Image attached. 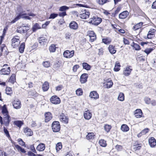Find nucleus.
I'll list each match as a JSON object with an SVG mask.
<instances>
[{"mask_svg":"<svg viewBox=\"0 0 156 156\" xmlns=\"http://www.w3.org/2000/svg\"><path fill=\"white\" fill-rule=\"evenodd\" d=\"M120 63L119 62L116 63L114 68V71L116 72L118 71L120 69Z\"/></svg>","mask_w":156,"mask_h":156,"instance_id":"c03bdc74","label":"nucleus"},{"mask_svg":"<svg viewBox=\"0 0 156 156\" xmlns=\"http://www.w3.org/2000/svg\"><path fill=\"white\" fill-rule=\"evenodd\" d=\"M63 88V86L62 85H59L56 87V90L59 91L61 90Z\"/></svg>","mask_w":156,"mask_h":156,"instance_id":"e2e57ef3","label":"nucleus"},{"mask_svg":"<svg viewBox=\"0 0 156 156\" xmlns=\"http://www.w3.org/2000/svg\"><path fill=\"white\" fill-rule=\"evenodd\" d=\"M0 50L1 51L0 55H2L3 54L5 55H7L8 54V52L7 51L6 47L4 44H2L0 46Z\"/></svg>","mask_w":156,"mask_h":156,"instance_id":"1a4fd4ad","label":"nucleus"},{"mask_svg":"<svg viewBox=\"0 0 156 156\" xmlns=\"http://www.w3.org/2000/svg\"><path fill=\"white\" fill-rule=\"evenodd\" d=\"M153 50V49L151 48H147L144 50V51L148 55Z\"/></svg>","mask_w":156,"mask_h":156,"instance_id":"13d9d810","label":"nucleus"},{"mask_svg":"<svg viewBox=\"0 0 156 156\" xmlns=\"http://www.w3.org/2000/svg\"><path fill=\"white\" fill-rule=\"evenodd\" d=\"M15 147L18 151H20L22 153H25L26 152L24 149L21 148L18 145H15Z\"/></svg>","mask_w":156,"mask_h":156,"instance_id":"e433bc0d","label":"nucleus"},{"mask_svg":"<svg viewBox=\"0 0 156 156\" xmlns=\"http://www.w3.org/2000/svg\"><path fill=\"white\" fill-rule=\"evenodd\" d=\"M10 121V116L9 115H5L3 118V123L5 124L6 126H8Z\"/></svg>","mask_w":156,"mask_h":156,"instance_id":"9b49d317","label":"nucleus"},{"mask_svg":"<svg viewBox=\"0 0 156 156\" xmlns=\"http://www.w3.org/2000/svg\"><path fill=\"white\" fill-rule=\"evenodd\" d=\"M12 105L14 108L16 109H20L21 107V102L18 100H16L13 102Z\"/></svg>","mask_w":156,"mask_h":156,"instance_id":"f8f14e48","label":"nucleus"},{"mask_svg":"<svg viewBox=\"0 0 156 156\" xmlns=\"http://www.w3.org/2000/svg\"><path fill=\"white\" fill-rule=\"evenodd\" d=\"M3 131L4 133H5L6 136L8 137L9 139L10 138V137L9 131L5 127H3Z\"/></svg>","mask_w":156,"mask_h":156,"instance_id":"49530a36","label":"nucleus"},{"mask_svg":"<svg viewBox=\"0 0 156 156\" xmlns=\"http://www.w3.org/2000/svg\"><path fill=\"white\" fill-rule=\"evenodd\" d=\"M90 97L91 98L96 99L99 98V95L96 91H93L90 93Z\"/></svg>","mask_w":156,"mask_h":156,"instance_id":"5701e85b","label":"nucleus"},{"mask_svg":"<svg viewBox=\"0 0 156 156\" xmlns=\"http://www.w3.org/2000/svg\"><path fill=\"white\" fill-rule=\"evenodd\" d=\"M118 99L121 101H123L124 100V95L123 93H120L118 97Z\"/></svg>","mask_w":156,"mask_h":156,"instance_id":"58836bf2","label":"nucleus"},{"mask_svg":"<svg viewBox=\"0 0 156 156\" xmlns=\"http://www.w3.org/2000/svg\"><path fill=\"white\" fill-rule=\"evenodd\" d=\"M156 30L154 29H151L148 32L147 38L149 39H151L154 38L155 36Z\"/></svg>","mask_w":156,"mask_h":156,"instance_id":"ddd939ff","label":"nucleus"},{"mask_svg":"<svg viewBox=\"0 0 156 156\" xmlns=\"http://www.w3.org/2000/svg\"><path fill=\"white\" fill-rule=\"evenodd\" d=\"M25 45L24 43H22L20 45L19 49V51L20 53H22L23 52L25 48Z\"/></svg>","mask_w":156,"mask_h":156,"instance_id":"de8ad7c7","label":"nucleus"},{"mask_svg":"<svg viewBox=\"0 0 156 156\" xmlns=\"http://www.w3.org/2000/svg\"><path fill=\"white\" fill-rule=\"evenodd\" d=\"M50 101L53 104H58L60 103L61 101L59 98L56 96H53L50 98Z\"/></svg>","mask_w":156,"mask_h":156,"instance_id":"423d86ee","label":"nucleus"},{"mask_svg":"<svg viewBox=\"0 0 156 156\" xmlns=\"http://www.w3.org/2000/svg\"><path fill=\"white\" fill-rule=\"evenodd\" d=\"M108 49L109 52L112 54H114L116 51V50L115 46H113V45L111 44L109 45L108 47Z\"/></svg>","mask_w":156,"mask_h":156,"instance_id":"393cba45","label":"nucleus"},{"mask_svg":"<svg viewBox=\"0 0 156 156\" xmlns=\"http://www.w3.org/2000/svg\"><path fill=\"white\" fill-rule=\"evenodd\" d=\"M102 41L103 43L106 44H109L111 42V40L109 38H103Z\"/></svg>","mask_w":156,"mask_h":156,"instance_id":"72a5a7b5","label":"nucleus"},{"mask_svg":"<svg viewBox=\"0 0 156 156\" xmlns=\"http://www.w3.org/2000/svg\"><path fill=\"white\" fill-rule=\"evenodd\" d=\"M24 132L25 134L28 136H31L33 134V132L31 129L27 128L24 129Z\"/></svg>","mask_w":156,"mask_h":156,"instance_id":"bb28decb","label":"nucleus"},{"mask_svg":"<svg viewBox=\"0 0 156 156\" xmlns=\"http://www.w3.org/2000/svg\"><path fill=\"white\" fill-rule=\"evenodd\" d=\"M90 15V13L89 11L84 10L82 11L79 16L81 19H86L89 18Z\"/></svg>","mask_w":156,"mask_h":156,"instance_id":"0eeeda50","label":"nucleus"},{"mask_svg":"<svg viewBox=\"0 0 156 156\" xmlns=\"http://www.w3.org/2000/svg\"><path fill=\"white\" fill-rule=\"evenodd\" d=\"M12 46L13 48L17 47L20 42L19 37L18 36H15L12 39Z\"/></svg>","mask_w":156,"mask_h":156,"instance_id":"f03ea898","label":"nucleus"},{"mask_svg":"<svg viewBox=\"0 0 156 156\" xmlns=\"http://www.w3.org/2000/svg\"><path fill=\"white\" fill-rule=\"evenodd\" d=\"M45 147V145L43 143L39 144L37 147L36 149L40 151H42L44 150Z\"/></svg>","mask_w":156,"mask_h":156,"instance_id":"b1692460","label":"nucleus"},{"mask_svg":"<svg viewBox=\"0 0 156 156\" xmlns=\"http://www.w3.org/2000/svg\"><path fill=\"white\" fill-rule=\"evenodd\" d=\"M49 83L47 81L45 82L42 85V88L44 91H47L49 89Z\"/></svg>","mask_w":156,"mask_h":156,"instance_id":"cd10ccee","label":"nucleus"},{"mask_svg":"<svg viewBox=\"0 0 156 156\" xmlns=\"http://www.w3.org/2000/svg\"><path fill=\"white\" fill-rule=\"evenodd\" d=\"M24 12L25 11H20L18 15L11 22V23H14L21 18H23V16L27 15V13H24Z\"/></svg>","mask_w":156,"mask_h":156,"instance_id":"39448f33","label":"nucleus"},{"mask_svg":"<svg viewBox=\"0 0 156 156\" xmlns=\"http://www.w3.org/2000/svg\"><path fill=\"white\" fill-rule=\"evenodd\" d=\"M45 121L46 122H49L51 119L52 116L50 112H46L44 114Z\"/></svg>","mask_w":156,"mask_h":156,"instance_id":"2eb2a0df","label":"nucleus"},{"mask_svg":"<svg viewBox=\"0 0 156 156\" xmlns=\"http://www.w3.org/2000/svg\"><path fill=\"white\" fill-rule=\"evenodd\" d=\"M74 51L73 50L70 51L69 50L65 51L63 53L64 56L67 58H70L74 55Z\"/></svg>","mask_w":156,"mask_h":156,"instance_id":"6e6552de","label":"nucleus"},{"mask_svg":"<svg viewBox=\"0 0 156 156\" xmlns=\"http://www.w3.org/2000/svg\"><path fill=\"white\" fill-rule=\"evenodd\" d=\"M10 71V67H8L7 69L3 68L1 69L0 73L2 75H8L9 74Z\"/></svg>","mask_w":156,"mask_h":156,"instance_id":"a211bd4d","label":"nucleus"},{"mask_svg":"<svg viewBox=\"0 0 156 156\" xmlns=\"http://www.w3.org/2000/svg\"><path fill=\"white\" fill-rule=\"evenodd\" d=\"M62 148L61 143H58L56 146V149L57 151H59Z\"/></svg>","mask_w":156,"mask_h":156,"instance_id":"5fc2aeb1","label":"nucleus"},{"mask_svg":"<svg viewBox=\"0 0 156 156\" xmlns=\"http://www.w3.org/2000/svg\"><path fill=\"white\" fill-rule=\"evenodd\" d=\"M95 135L93 133H89L86 136V138L88 140H92L94 138Z\"/></svg>","mask_w":156,"mask_h":156,"instance_id":"7c9ffc66","label":"nucleus"},{"mask_svg":"<svg viewBox=\"0 0 156 156\" xmlns=\"http://www.w3.org/2000/svg\"><path fill=\"white\" fill-rule=\"evenodd\" d=\"M14 124L20 128L22 125L23 123L20 121H16L14 122Z\"/></svg>","mask_w":156,"mask_h":156,"instance_id":"8fccbe9b","label":"nucleus"},{"mask_svg":"<svg viewBox=\"0 0 156 156\" xmlns=\"http://www.w3.org/2000/svg\"><path fill=\"white\" fill-rule=\"evenodd\" d=\"M149 129L148 128H146L143 129L141 132L137 135V136L138 137H140L141 135H144L147 133L149 131Z\"/></svg>","mask_w":156,"mask_h":156,"instance_id":"2f4dec72","label":"nucleus"},{"mask_svg":"<svg viewBox=\"0 0 156 156\" xmlns=\"http://www.w3.org/2000/svg\"><path fill=\"white\" fill-rule=\"evenodd\" d=\"M129 12L127 11H124L120 13L119 15V17L121 19H124L126 18L129 15Z\"/></svg>","mask_w":156,"mask_h":156,"instance_id":"aec40b11","label":"nucleus"},{"mask_svg":"<svg viewBox=\"0 0 156 156\" xmlns=\"http://www.w3.org/2000/svg\"><path fill=\"white\" fill-rule=\"evenodd\" d=\"M149 143L151 147H154L156 145V141L153 137H151L149 140Z\"/></svg>","mask_w":156,"mask_h":156,"instance_id":"f3484780","label":"nucleus"},{"mask_svg":"<svg viewBox=\"0 0 156 156\" xmlns=\"http://www.w3.org/2000/svg\"><path fill=\"white\" fill-rule=\"evenodd\" d=\"M88 35L89 36L91 42H93L96 38V35L93 31H90L88 32Z\"/></svg>","mask_w":156,"mask_h":156,"instance_id":"9d476101","label":"nucleus"},{"mask_svg":"<svg viewBox=\"0 0 156 156\" xmlns=\"http://www.w3.org/2000/svg\"><path fill=\"white\" fill-rule=\"evenodd\" d=\"M87 74L84 73L80 76V81L81 83H83L86 82L87 78Z\"/></svg>","mask_w":156,"mask_h":156,"instance_id":"dca6fc26","label":"nucleus"},{"mask_svg":"<svg viewBox=\"0 0 156 156\" xmlns=\"http://www.w3.org/2000/svg\"><path fill=\"white\" fill-rule=\"evenodd\" d=\"M50 23L49 21H46L45 23L42 25V27L43 28H45Z\"/></svg>","mask_w":156,"mask_h":156,"instance_id":"69168bd1","label":"nucleus"},{"mask_svg":"<svg viewBox=\"0 0 156 156\" xmlns=\"http://www.w3.org/2000/svg\"><path fill=\"white\" fill-rule=\"evenodd\" d=\"M133 44H131V46L133 47L136 50H139L140 49V46L137 44L133 43Z\"/></svg>","mask_w":156,"mask_h":156,"instance_id":"37998d69","label":"nucleus"},{"mask_svg":"<svg viewBox=\"0 0 156 156\" xmlns=\"http://www.w3.org/2000/svg\"><path fill=\"white\" fill-rule=\"evenodd\" d=\"M41 28L39 25L36 23H35L32 28V30L33 32L37 30L40 29Z\"/></svg>","mask_w":156,"mask_h":156,"instance_id":"79ce46f5","label":"nucleus"},{"mask_svg":"<svg viewBox=\"0 0 156 156\" xmlns=\"http://www.w3.org/2000/svg\"><path fill=\"white\" fill-rule=\"evenodd\" d=\"M49 49L50 52H54L56 50V47L54 44L51 45L49 47Z\"/></svg>","mask_w":156,"mask_h":156,"instance_id":"09e8293b","label":"nucleus"},{"mask_svg":"<svg viewBox=\"0 0 156 156\" xmlns=\"http://www.w3.org/2000/svg\"><path fill=\"white\" fill-rule=\"evenodd\" d=\"M142 112L140 109H138L134 111V115L136 118H140L141 117Z\"/></svg>","mask_w":156,"mask_h":156,"instance_id":"6ab92c4d","label":"nucleus"},{"mask_svg":"<svg viewBox=\"0 0 156 156\" xmlns=\"http://www.w3.org/2000/svg\"><path fill=\"white\" fill-rule=\"evenodd\" d=\"M82 66L84 69L87 70H90L91 68V66L86 62H83Z\"/></svg>","mask_w":156,"mask_h":156,"instance_id":"473e14b6","label":"nucleus"},{"mask_svg":"<svg viewBox=\"0 0 156 156\" xmlns=\"http://www.w3.org/2000/svg\"><path fill=\"white\" fill-rule=\"evenodd\" d=\"M27 155L29 156H37V155L30 151H29L28 152Z\"/></svg>","mask_w":156,"mask_h":156,"instance_id":"774afa93","label":"nucleus"},{"mask_svg":"<svg viewBox=\"0 0 156 156\" xmlns=\"http://www.w3.org/2000/svg\"><path fill=\"white\" fill-rule=\"evenodd\" d=\"M29 30V28L28 26H23L20 29L21 32L23 33H25L28 30Z\"/></svg>","mask_w":156,"mask_h":156,"instance_id":"a18cd8bd","label":"nucleus"},{"mask_svg":"<svg viewBox=\"0 0 156 156\" xmlns=\"http://www.w3.org/2000/svg\"><path fill=\"white\" fill-rule=\"evenodd\" d=\"M52 128L54 132H56L59 131L60 129V126L59 122H54L52 125Z\"/></svg>","mask_w":156,"mask_h":156,"instance_id":"7ed1b4c3","label":"nucleus"},{"mask_svg":"<svg viewBox=\"0 0 156 156\" xmlns=\"http://www.w3.org/2000/svg\"><path fill=\"white\" fill-rule=\"evenodd\" d=\"M113 83L112 80H108L105 82L104 83V86L107 88H109L111 87Z\"/></svg>","mask_w":156,"mask_h":156,"instance_id":"4be33fe9","label":"nucleus"},{"mask_svg":"<svg viewBox=\"0 0 156 156\" xmlns=\"http://www.w3.org/2000/svg\"><path fill=\"white\" fill-rule=\"evenodd\" d=\"M60 120L62 122L67 124L68 123L69 119L68 117L63 114H62L59 117Z\"/></svg>","mask_w":156,"mask_h":156,"instance_id":"4468645a","label":"nucleus"},{"mask_svg":"<svg viewBox=\"0 0 156 156\" xmlns=\"http://www.w3.org/2000/svg\"><path fill=\"white\" fill-rule=\"evenodd\" d=\"M141 147V146L140 144L134 145L133 146V149L135 151L139 150L140 148Z\"/></svg>","mask_w":156,"mask_h":156,"instance_id":"4d7b16f0","label":"nucleus"},{"mask_svg":"<svg viewBox=\"0 0 156 156\" xmlns=\"http://www.w3.org/2000/svg\"><path fill=\"white\" fill-rule=\"evenodd\" d=\"M15 77L16 75L15 74H12L9 80V82L11 83H13L16 80Z\"/></svg>","mask_w":156,"mask_h":156,"instance_id":"4c0bfd02","label":"nucleus"},{"mask_svg":"<svg viewBox=\"0 0 156 156\" xmlns=\"http://www.w3.org/2000/svg\"><path fill=\"white\" fill-rule=\"evenodd\" d=\"M82 90L81 88H79L76 91V93L77 95L78 96H80L82 94Z\"/></svg>","mask_w":156,"mask_h":156,"instance_id":"864d4df0","label":"nucleus"},{"mask_svg":"<svg viewBox=\"0 0 156 156\" xmlns=\"http://www.w3.org/2000/svg\"><path fill=\"white\" fill-rule=\"evenodd\" d=\"M58 15L60 17H63L66 15V12L64 11L62 12H59Z\"/></svg>","mask_w":156,"mask_h":156,"instance_id":"0e129e2a","label":"nucleus"},{"mask_svg":"<svg viewBox=\"0 0 156 156\" xmlns=\"http://www.w3.org/2000/svg\"><path fill=\"white\" fill-rule=\"evenodd\" d=\"M6 93L8 95L11 96L12 94V91L11 88L9 87H7L5 90Z\"/></svg>","mask_w":156,"mask_h":156,"instance_id":"ea45409f","label":"nucleus"},{"mask_svg":"<svg viewBox=\"0 0 156 156\" xmlns=\"http://www.w3.org/2000/svg\"><path fill=\"white\" fill-rule=\"evenodd\" d=\"M99 143L101 146L103 147H105L107 145L106 141L103 139L100 140Z\"/></svg>","mask_w":156,"mask_h":156,"instance_id":"a19ab883","label":"nucleus"},{"mask_svg":"<svg viewBox=\"0 0 156 156\" xmlns=\"http://www.w3.org/2000/svg\"><path fill=\"white\" fill-rule=\"evenodd\" d=\"M58 14L55 13H51L49 17L50 19H54L56 17H57Z\"/></svg>","mask_w":156,"mask_h":156,"instance_id":"052dcab7","label":"nucleus"},{"mask_svg":"<svg viewBox=\"0 0 156 156\" xmlns=\"http://www.w3.org/2000/svg\"><path fill=\"white\" fill-rule=\"evenodd\" d=\"M116 149L119 151H121L122 149V146L119 145H117L115 146Z\"/></svg>","mask_w":156,"mask_h":156,"instance_id":"338daca9","label":"nucleus"},{"mask_svg":"<svg viewBox=\"0 0 156 156\" xmlns=\"http://www.w3.org/2000/svg\"><path fill=\"white\" fill-rule=\"evenodd\" d=\"M69 27L71 29L76 30L77 29L78 26L77 24L75 22L73 21L70 23Z\"/></svg>","mask_w":156,"mask_h":156,"instance_id":"a878e982","label":"nucleus"},{"mask_svg":"<svg viewBox=\"0 0 156 156\" xmlns=\"http://www.w3.org/2000/svg\"><path fill=\"white\" fill-rule=\"evenodd\" d=\"M143 25V23L142 22H140L139 23L137 24L136 25L134 26L133 27V29L134 30H136L139 28H141L142 26Z\"/></svg>","mask_w":156,"mask_h":156,"instance_id":"f704fd0d","label":"nucleus"},{"mask_svg":"<svg viewBox=\"0 0 156 156\" xmlns=\"http://www.w3.org/2000/svg\"><path fill=\"white\" fill-rule=\"evenodd\" d=\"M96 2L100 5H103L108 2L109 0H96Z\"/></svg>","mask_w":156,"mask_h":156,"instance_id":"c85d7f7f","label":"nucleus"},{"mask_svg":"<svg viewBox=\"0 0 156 156\" xmlns=\"http://www.w3.org/2000/svg\"><path fill=\"white\" fill-rule=\"evenodd\" d=\"M42 64L44 67L46 68H48L50 66V62L48 61L43 62Z\"/></svg>","mask_w":156,"mask_h":156,"instance_id":"603ef678","label":"nucleus"},{"mask_svg":"<svg viewBox=\"0 0 156 156\" xmlns=\"http://www.w3.org/2000/svg\"><path fill=\"white\" fill-rule=\"evenodd\" d=\"M101 21L102 20L101 18L98 17L97 16H94L89 19L88 22L90 24L98 25L101 22Z\"/></svg>","mask_w":156,"mask_h":156,"instance_id":"f257e3e1","label":"nucleus"},{"mask_svg":"<svg viewBox=\"0 0 156 156\" xmlns=\"http://www.w3.org/2000/svg\"><path fill=\"white\" fill-rule=\"evenodd\" d=\"M69 9V7L66 6H63L61 7L59 10L60 11H63Z\"/></svg>","mask_w":156,"mask_h":156,"instance_id":"6e6d98bb","label":"nucleus"},{"mask_svg":"<svg viewBox=\"0 0 156 156\" xmlns=\"http://www.w3.org/2000/svg\"><path fill=\"white\" fill-rule=\"evenodd\" d=\"M111 128V126L108 125H105L104 126V129L107 132H109Z\"/></svg>","mask_w":156,"mask_h":156,"instance_id":"3c124183","label":"nucleus"},{"mask_svg":"<svg viewBox=\"0 0 156 156\" xmlns=\"http://www.w3.org/2000/svg\"><path fill=\"white\" fill-rule=\"evenodd\" d=\"M144 101L146 104H149L151 103V99L148 98H145L144 99Z\"/></svg>","mask_w":156,"mask_h":156,"instance_id":"680f3d73","label":"nucleus"},{"mask_svg":"<svg viewBox=\"0 0 156 156\" xmlns=\"http://www.w3.org/2000/svg\"><path fill=\"white\" fill-rule=\"evenodd\" d=\"M133 69L131 66H127L124 68L123 74L126 76H128L131 74Z\"/></svg>","mask_w":156,"mask_h":156,"instance_id":"20e7f679","label":"nucleus"},{"mask_svg":"<svg viewBox=\"0 0 156 156\" xmlns=\"http://www.w3.org/2000/svg\"><path fill=\"white\" fill-rule=\"evenodd\" d=\"M2 112L4 115H8V111L6 108V105H4V106L2 107Z\"/></svg>","mask_w":156,"mask_h":156,"instance_id":"c9c22d12","label":"nucleus"},{"mask_svg":"<svg viewBox=\"0 0 156 156\" xmlns=\"http://www.w3.org/2000/svg\"><path fill=\"white\" fill-rule=\"evenodd\" d=\"M83 115L85 119L89 120L91 118L92 114L91 112H89L88 110H87L84 112Z\"/></svg>","mask_w":156,"mask_h":156,"instance_id":"412c9836","label":"nucleus"},{"mask_svg":"<svg viewBox=\"0 0 156 156\" xmlns=\"http://www.w3.org/2000/svg\"><path fill=\"white\" fill-rule=\"evenodd\" d=\"M79 66L78 65H76L74 66L73 68V70L74 72H76L77 69L79 68Z\"/></svg>","mask_w":156,"mask_h":156,"instance_id":"bf43d9fd","label":"nucleus"},{"mask_svg":"<svg viewBox=\"0 0 156 156\" xmlns=\"http://www.w3.org/2000/svg\"><path fill=\"white\" fill-rule=\"evenodd\" d=\"M121 130L124 132H126L129 131V128L126 124H122L121 127Z\"/></svg>","mask_w":156,"mask_h":156,"instance_id":"c756f323","label":"nucleus"}]
</instances>
